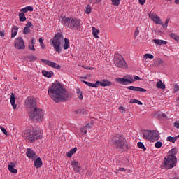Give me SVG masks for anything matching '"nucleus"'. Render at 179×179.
I'll return each mask as SVG.
<instances>
[{"instance_id":"1","label":"nucleus","mask_w":179,"mask_h":179,"mask_svg":"<svg viewBox=\"0 0 179 179\" xmlns=\"http://www.w3.org/2000/svg\"><path fill=\"white\" fill-rule=\"evenodd\" d=\"M48 95L55 103H64L72 97L71 93L61 83H52L48 88Z\"/></svg>"},{"instance_id":"2","label":"nucleus","mask_w":179,"mask_h":179,"mask_svg":"<svg viewBox=\"0 0 179 179\" xmlns=\"http://www.w3.org/2000/svg\"><path fill=\"white\" fill-rule=\"evenodd\" d=\"M177 148H172L169 152V155L164 159V162L162 165V169L169 170L176 167V164H177V157H176V155H177Z\"/></svg>"},{"instance_id":"3","label":"nucleus","mask_w":179,"mask_h":179,"mask_svg":"<svg viewBox=\"0 0 179 179\" xmlns=\"http://www.w3.org/2000/svg\"><path fill=\"white\" fill-rule=\"evenodd\" d=\"M110 143L118 150L129 149L127 139L121 134H114L110 138Z\"/></svg>"},{"instance_id":"4","label":"nucleus","mask_w":179,"mask_h":179,"mask_svg":"<svg viewBox=\"0 0 179 179\" xmlns=\"http://www.w3.org/2000/svg\"><path fill=\"white\" fill-rule=\"evenodd\" d=\"M24 139L28 141V142H33L37 141V139H41L43 134L39 129L27 130L22 135Z\"/></svg>"},{"instance_id":"5","label":"nucleus","mask_w":179,"mask_h":179,"mask_svg":"<svg viewBox=\"0 0 179 179\" xmlns=\"http://www.w3.org/2000/svg\"><path fill=\"white\" fill-rule=\"evenodd\" d=\"M29 118L35 122H41L44 120V113L40 108H34L28 113Z\"/></svg>"},{"instance_id":"6","label":"nucleus","mask_w":179,"mask_h":179,"mask_svg":"<svg viewBox=\"0 0 179 179\" xmlns=\"http://www.w3.org/2000/svg\"><path fill=\"white\" fill-rule=\"evenodd\" d=\"M50 42L52 44L55 51L59 54L62 52L61 43H64V34L62 33H57L53 38L50 39Z\"/></svg>"},{"instance_id":"7","label":"nucleus","mask_w":179,"mask_h":179,"mask_svg":"<svg viewBox=\"0 0 179 179\" xmlns=\"http://www.w3.org/2000/svg\"><path fill=\"white\" fill-rule=\"evenodd\" d=\"M114 64L117 68L128 69V64H127V62H125L124 57L120 55H118L115 57Z\"/></svg>"},{"instance_id":"8","label":"nucleus","mask_w":179,"mask_h":179,"mask_svg":"<svg viewBox=\"0 0 179 179\" xmlns=\"http://www.w3.org/2000/svg\"><path fill=\"white\" fill-rule=\"evenodd\" d=\"M116 82L120 83V85H131V83H134L135 80L132 78V76H124L122 78H116Z\"/></svg>"},{"instance_id":"9","label":"nucleus","mask_w":179,"mask_h":179,"mask_svg":"<svg viewBox=\"0 0 179 179\" xmlns=\"http://www.w3.org/2000/svg\"><path fill=\"white\" fill-rule=\"evenodd\" d=\"M25 106L27 110H33L34 108H37V101L36 98L28 97L25 101Z\"/></svg>"},{"instance_id":"10","label":"nucleus","mask_w":179,"mask_h":179,"mask_svg":"<svg viewBox=\"0 0 179 179\" xmlns=\"http://www.w3.org/2000/svg\"><path fill=\"white\" fill-rule=\"evenodd\" d=\"M14 46L17 50H24L26 48V45H24V41H23L22 37H19L15 40Z\"/></svg>"},{"instance_id":"11","label":"nucleus","mask_w":179,"mask_h":179,"mask_svg":"<svg viewBox=\"0 0 179 179\" xmlns=\"http://www.w3.org/2000/svg\"><path fill=\"white\" fill-rule=\"evenodd\" d=\"M41 61L43 62V64H45V65H48V66H50L51 68H54L55 69H61V65L54 62H51L50 60L41 59Z\"/></svg>"},{"instance_id":"12","label":"nucleus","mask_w":179,"mask_h":179,"mask_svg":"<svg viewBox=\"0 0 179 179\" xmlns=\"http://www.w3.org/2000/svg\"><path fill=\"white\" fill-rule=\"evenodd\" d=\"M69 27H71V29H75L76 30L80 29V20L71 18Z\"/></svg>"},{"instance_id":"13","label":"nucleus","mask_w":179,"mask_h":179,"mask_svg":"<svg viewBox=\"0 0 179 179\" xmlns=\"http://www.w3.org/2000/svg\"><path fill=\"white\" fill-rule=\"evenodd\" d=\"M149 17H150L151 20H153L156 24H163V22L160 20V17L157 16V14L150 13Z\"/></svg>"},{"instance_id":"14","label":"nucleus","mask_w":179,"mask_h":179,"mask_svg":"<svg viewBox=\"0 0 179 179\" xmlns=\"http://www.w3.org/2000/svg\"><path fill=\"white\" fill-rule=\"evenodd\" d=\"M160 138V134L157 130L151 131V141L152 142H156V141H159Z\"/></svg>"},{"instance_id":"15","label":"nucleus","mask_w":179,"mask_h":179,"mask_svg":"<svg viewBox=\"0 0 179 179\" xmlns=\"http://www.w3.org/2000/svg\"><path fill=\"white\" fill-rule=\"evenodd\" d=\"M71 166L76 173H80V166H79V162L78 161H72Z\"/></svg>"},{"instance_id":"16","label":"nucleus","mask_w":179,"mask_h":179,"mask_svg":"<svg viewBox=\"0 0 179 179\" xmlns=\"http://www.w3.org/2000/svg\"><path fill=\"white\" fill-rule=\"evenodd\" d=\"M152 131L151 130H145L143 133V139L147 141H152Z\"/></svg>"},{"instance_id":"17","label":"nucleus","mask_w":179,"mask_h":179,"mask_svg":"<svg viewBox=\"0 0 179 179\" xmlns=\"http://www.w3.org/2000/svg\"><path fill=\"white\" fill-rule=\"evenodd\" d=\"M15 167H16V162H11L8 166L10 173H13V174H17V169H15Z\"/></svg>"},{"instance_id":"18","label":"nucleus","mask_w":179,"mask_h":179,"mask_svg":"<svg viewBox=\"0 0 179 179\" xmlns=\"http://www.w3.org/2000/svg\"><path fill=\"white\" fill-rule=\"evenodd\" d=\"M97 87H99V85L102 87H106V86H111L112 83L107 80H103V81H96Z\"/></svg>"},{"instance_id":"19","label":"nucleus","mask_w":179,"mask_h":179,"mask_svg":"<svg viewBox=\"0 0 179 179\" xmlns=\"http://www.w3.org/2000/svg\"><path fill=\"white\" fill-rule=\"evenodd\" d=\"M71 20H72V17H62V22L63 24L66 27H69V26L71 25Z\"/></svg>"},{"instance_id":"20","label":"nucleus","mask_w":179,"mask_h":179,"mask_svg":"<svg viewBox=\"0 0 179 179\" xmlns=\"http://www.w3.org/2000/svg\"><path fill=\"white\" fill-rule=\"evenodd\" d=\"M127 89H128V90H132L133 92H147L146 89L135 86H129L127 87Z\"/></svg>"},{"instance_id":"21","label":"nucleus","mask_w":179,"mask_h":179,"mask_svg":"<svg viewBox=\"0 0 179 179\" xmlns=\"http://www.w3.org/2000/svg\"><path fill=\"white\" fill-rule=\"evenodd\" d=\"M26 153H27V157H29V159H31L32 160L37 157L36 152H34V151H33V150L30 148L27 150Z\"/></svg>"},{"instance_id":"22","label":"nucleus","mask_w":179,"mask_h":179,"mask_svg":"<svg viewBox=\"0 0 179 179\" xmlns=\"http://www.w3.org/2000/svg\"><path fill=\"white\" fill-rule=\"evenodd\" d=\"M32 26H33V24H31V22H28L26 24L25 27L24 28L23 34H30V27H32Z\"/></svg>"},{"instance_id":"23","label":"nucleus","mask_w":179,"mask_h":179,"mask_svg":"<svg viewBox=\"0 0 179 179\" xmlns=\"http://www.w3.org/2000/svg\"><path fill=\"white\" fill-rule=\"evenodd\" d=\"M19 30V27L15 25L12 27L11 29V38H15L17 35V31Z\"/></svg>"},{"instance_id":"24","label":"nucleus","mask_w":179,"mask_h":179,"mask_svg":"<svg viewBox=\"0 0 179 179\" xmlns=\"http://www.w3.org/2000/svg\"><path fill=\"white\" fill-rule=\"evenodd\" d=\"M34 166L36 169H40V167L43 166V161L41 160V158H36V159L34 161Z\"/></svg>"},{"instance_id":"25","label":"nucleus","mask_w":179,"mask_h":179,"mask_svg":"<svg viewBox=\"0 0 179 179\" xmlns=\"http://www.w3.org/2000/svg\"><path fill=\"white\" fill-rule=\"evenodd\" d=\"M10 104L14 108V110L16 108L17 106L15 104L16 101V98L15 97V94L12 93L10 98Z\"/></svg>"},{"instance_id":"26","label":"nucleus","mask_w":179,"mask_h":179,"mask_svg":"<svg viewBox=\"0 0 179 179\" xmlns=\"http://www.w3.org/2000/svg\"><path fill=\"white\" fill-rule=\"evenodd\" d=\"M42 75H43V76H45V78H52V76L54 75V72L43 70Z\"/></svg>"},{"instance_id":"27","label":"nucleus","mask_w":179,"mask_h":179,"mask_svg":"<svg viewBox=\"0 0 179 179\" xmlns=\"http://www.w3.org/2000/svg\"><path fill=\"white\" fill-rule=\"evenodd\" d=\"M152 42L155 43L157 45H162V44L164 45L167 44V41L160 40V39H153Z\"/></svg>"},{"instance_id":"28","label":"nucleus","mask_w":179,"mask_h":179,"mask_svg":"<svg viewBox=\"0 0 179 179\" xmlns=\"http://www.w3.org/2000/svg\"><path fill=\"white\" fill-rule=\"evenodd\" d=\"M92 34L94 38H99V34H100V31L96 29V27H92Z\"/></svg>"},{"instance_id":"29","label":"nucleus","mask_w":179,"mask_h":179,"mask_svg":"<svg viewBox=\"0 0 179 179\" xmlns=\"http://www.w3.org/2000/svg\"><path fill=\"white\" fill-rule=\"evenodd\" d=\"M21 12L24 13H27V12H33V7L28 6L24 8H22Z\"/></svg>"},{"instance_id":"30","label":"nucleus","mask_w":179,"mask_h":179,"mask_svg":"<svg viewBox=\"0 0 179 179\" xmlns=\"http://www.w3.org/2000/svg\"><path fill=\"white\" fill-rule=\"evenodd\" d=\"M20 22H26V15H24V13L21 12L18 15Z\"/></svg>"},{"instance_id":"31","label":"nucleus","mask_w":179,"mask_h":179,"mask_svg":"<svg viewBox=\"0 0 179 179\" xmlns=\"http://www.w3.org/2000/svg\"><path fill=\"white\" fill-rule=\"evenodd\" d=\"M83 83H85V85H87V86H89L90 87H96L97 88V81L96 82V83H89L87 81H83Z\"/></svg>"},{"instance_id":"32","label":"nucleus","mask_w":179,"mask_h":179,"mask_svg":"<svg viewBox=\"0 0 179 179\" xmlns=\"http://www.w3.org/2000/svg\"><path fill=\"white\" fill-rule=\"evenodd\" d=\"M157 89H166V85L162 82V80H159L157 83Z\"/></svg>"},{"instance_id":"33","label":"nucleus","mask_w":179,"mask_h":179,"mask_svg":"<svg viewBox=\"0 0 179 179\" xmlns=\"http://www.w3.org/2000/svg\"><path fill=\"white\" fill-rule=\"evenodd\" d=\"M69 48V39L64 38V50H68Z\"/></svg>"},{"instance_id":"34","label":"nucleus","mask_w":179,"mask_h":179,"mask_svg":"<svg viewBox=\"0 0 179 179\" xmlns=\"http://www.w3.org/2000/svg\"><path fill=\"white\" fill-rule=\"evenodd\" d=\"M130 103L138 104V106H142V104H143V103H142V102H141V101H139L138 99H131Z\"/></svg>"},{"instance_id":"35","label":"nucleus","mask_w":179,"mask_h":179,"mask_svg":"<svg viewBox=\"0 0 179 179\" xmlns=\"http://www.w3.org/2000/svg\"><path fill=\"white\" fill-rule=\"evenodd\" d=\"M77 94H78V98L80 100H83V92L80 89L77 90Z\"/></svg>"},{"instance_id":"36","label":"nucleus","mask_w":179,"mask_h":179,"mask_svg":"<svg viewBox=\"0 0 179 179\" xmlns=\"http://www.w3.org/2000/svg\"><path fill=\"white\" fill-rule=\"evenodd\" d=\"M170 37L171 38H173V40H176L178 43H179V36L177 34L171 33L170 34Z\"/></svg>"},{"instance_id":"37","label":"nucleus","mask_w":179,"mask_h":179,"mask_svg":"<svg viewBox=\"0 0 179 179\" xmlns=\"http://www.w3.org/2000/svg\"><path fill=\"white\" fill-rule=\"evenodd\" d=\"M137 146L138 148H139L140 149H143V152H145L146 150V148L145 147V145L143 144V143L142 142H138L137 143Z\"/></svg>"},{"instance_id":"38","label":"nucleus","mask_w":179,"mask_h":179,"mask_svg":"<svg viewBox=\"0 0 179 179\" xmlns=\"http://www.w3.org/2000/svg\"><path fill=\"white\" fill-rule=\"evenodd\" d=\"M143 58L145 59H148V58H149L150 59H153L155 58V56L151 54L147 53L143 55Z\"/></svg>"},{"instance_id":"39","label":"nucleus","mask_w":179,"mask_h":179,"mask_svg":"<svg viewBox=\"0 0 179 179\" xmlns=\"http://www.w3.org/2000/svg\"><path fill=\"white\" fill-rule=\"evenodd\" d=\"M166 141L168 142H171L172 143H176V137H171V136H168L166 138Z\"/></svg>"},{"instance_id":"40","label":"nucleus","mask_w":179,"mask_h":179,"mask_svg":"<svg viewBox=\"0 0 179 179\" xmlns=\"http://www.w3.org/2000/svg\"><path fill=\"white\" fill-rule=\"evenodd\" d=\"M162 146H163V143H162V141H157L155 143V147L157 148V149H160Z\"/></svg>"},{"instance_id":"41","label":"nucleus","mask_w":179,"mask_h":179,"mask_svg":"<svg viewBox=\"0 0 179 179\" xmlns=\"http://www.w3.org/2000/svg\"><path fill=\"white\" fill-rule=\"evenodd\" d=\"M34 44H36V39H34V38H33L31 39V45H32V48H30V50L31 51H36V48H34Z\"/></svg>"},{"instance_id":"42","label":"nucleus","mask_w":179,"mask_h":179,"mask_svg":"<svg viewBox=\"0 0 179 179\" xmlns=\"http://www.w3.org/2000/svg\"><path fill=\"white\" fill-rule=\"evenodd\" d=\"M85 13H87V15H89L90 13H92V7L88 5L86 8V10H85Z\"/></svg>"},{"instance_id":"43","label":"nucleus","mask_w":179,"mask_h":179,"mask_svg":"<svg viewBox=\"0 0 179 179\" xmlns=\"http://www.w3.org/2000/svg\"><path fill=\"white\" fill-rule=\"evenodd\" d=\"M121 3L120 0H112V5H115V6H118Z\"/></svg>"},{"instance_id":"44","label":"nucleus","mask_w":179,"mask_h":179,"mask_svg":"<svg viewBox=\"0 0 179 179\" xmlns=\"http://www.w3.org/2000/svg\"><path fill=\"white\" fill-rule=\"evenodd\" d=\"M138 36H139V27H136L134 34V38H136V37H138Z\"/></svg>"},{"instance_id":"45","label":"nucleus","mask_w":179,"mask_h":179,"mask_svg":"<svg viewBox=\"0 0 179 179\" xmlns=\"http://www.w3.org/2000/svg\"><path fill=\"white\" fill-rule=\"evenodd\" d=\"M1 130L2 131L3 134H4V135H6V136H9V134H8V131H6V129L5 127H0Z\"/></svg>"},{"instance_id":"46","label":"nucleus","mask_w":179,"mask_h":179,"mask_svg":"<svg viewBox=\"0 0 179 179\" xmlns=\"http://www.w3.org/2000/svg\"><path fill=\"white\" fill-rule=\"evenodd\" d=\"M80 132L83 134V135H85V134L87 133V129L86 127L80 128Z\"/></svg>"},{"instance_id":"47","label":"nucleus","mask_w":179,"mask_h":179,"mask_svg":"<svg viewBox=\"0 0 179 179\" xmlns=\"http://www.w3.org/2000/svg\"><path fill=\"white\" fill-rule=\"evenodd\" d=\"M29 61H36L37 59V57L34 56V55H31L29 57Z\"/></svg>"},{"instance_id":"48","label":"nucleus","mask_w":179,"mask_h":179,"mask_svg":"<svg viewBox=\"0 0 179 179\" xmlns=\"http://www.w3.org/2000/svg\"><path fill=\"white\" fill-rule=\"evenodd\" d=\"M169 19L166 20V22L164 24H162V27H164V29H167V26L169 24Z\"/></svg>"},{"instance_id":"49","label":"nucleus","mask_w":179,"mask_h":179,"mask_svg":"<svg viewBox=\"0 0 179 179\" xmlns=\"http://www.w3.org/2000/svg\"><path fill=\"white\" fill-rule=\"evenodd\" d=\"M76 150H78V148L75 147L73 149H71L70 150V152L73 155V154L76 153Z\"/></svg>"},{"instance_id":"50","label":"nucleus","mask_w":179,"mask_h":179,"mask_svg":"<svg viewBox=\"0 0 179 179\" xmlns=\"http://www.w3.org/2000/svg\"><path fill=\"white\" fill-rule=\"evenodd\" d=\"M134 80H142V78H141V77L138 76H134Z\"/></svg>"},{"instance_id":"51","label":"nucleus","mask_w":179,"mask_h":179,"mask_svg":"<svg viewBox=\"0 0 179 179\" xmlns=\"http://www.w3.org/2000/svg\"><path fill=\"white\" fill-rule=\"evenodd\" d=\"M73 154L71 152V151H69L68 152H67V154H66V156H67V157H69V158H71V157H72V155H73Z\"/></svg>"},{"instance_id":"52","label":"nucleus","mask_w":179,"mask_h":179,"mask_svg":"<svg viewBox=\"0 0 179 179\" xmlns=\"http://www.w3.org/2000/svg\"><path fill=\"white\" fill-rule=\"evenodd\" d=\"M174 90H175V92H178V90H179V86H178V85L175 84Z\"/></svg>"},{"instance_id":"53","label":"nucleus","mask_w":179,"mask_h":179,"mask_svg":"<svg viewBox=\"0 0 179 179\" xmlns=\"http://www.w3.org/2000/svg\"><path fill=\"white\" fill-rule=\"evenodd\" d=\"M157 62H158V65H160L163 62V59H162L160 58H157Z\"/></svg>"},{"instance_id":"54","label":"nucleus","mask_w":179,"mask_h":179,"mask_svg":"<svg viewBox=\"0 0 179 179\" xmlns=\"http://www.w3.org/2000/svg\"><path fill=\"white\" fill-rule=\"evenodd\" d=\"M92 124H90V123H88L86 126H85V127H86L87 129V128H88V129H90L92 128Z\"/></svg>"},{"instance_id":"55","label":"nucleus","mask_w":179,"mask_h":179,"mask_svg":"<svg viewBox=\"0 0 179 179\" xmlns=\"http://www.w3.org/2000/svg\"><path fill=\"white\" fill-rule=\"evenodd\" d=\"M138 2L140 5H145V2H146V0H138Z\"/></svg>"},{"instance_id":"56","label":"nucleus","mask_w":179,"mask_h":179,"mask_svg":"<svg viewBox=\"0 0 179 179\" xmlns=\"http://www.w3.org/2000/svg\"><path fill=\"white\" fill-rule=\"evenodd\" d=\"M83 68H85V69H90V71H93V68H92V67L83 66Z\"/></svg>"},{"instance_id":"57","label":"nucleus","mask_w":179,"mask_h":179,"mask_svg":"<svg viewBox=\"0 0 179 179\" xmlns=\"http://www.w3.org/2000/svg\"><path fill=\"white\" fill-rule=\"evenodd\" d=\"M174 127H176V128H177L178 129H179V122H176L174 123Z\"/></svg>"},{"instance_id":"58","label":"nucleus","mask_w":179,"mask_h":179,"mask_svg":"<svg viewBox=\"0 0 179 179\" xmlns=\"http://www.w3.org/2000/svg\"><path fill=\"white\" fill-rule=\"evenodd\" d=\"M119 110H120V111H122V113H124V111H125V108H124V106H120L119 107Z\"/></svg>"},{"instance_id":"59","label":"nucleus","mask_w":179,"mask_h":179,"mask_svg":"<svg viewBox=\"0 0 179 179\" xmlns=\"http://www.w3.org/2000/svg\"><path fill=\"white\" fill-rule=\"evenodd\" d=\"M0 36H5V31H0Z\"/></svg>"},{"instance_id":"60","label":"nucleus","mask_w":179,"mask_h":179,"mask_svg":"<svg viewBox=\"0 0 179 179\" xmlns=\"http://www.w3.org/2000/svg\"><path fill=\"white\" fill-rule=\"evenodd\" d=\"M119 171H127V169H125L124 168H120Z\"/></svg>"},{"instance_id":"61","label":"nucleus","mask_w":179,"mask_h":179,"mask_svg":"<svg viewBox=\"0 0 179 179\" xmlns=\"http://www.w3.org/2000/svg\"><path fill=\"white\" fill-rule=\"evenodd\" d=\"M41 48H42V50L45 48V45H44V43H41Z\"/></svg>"},{"instance_id":"62","label":"nucleus","mask_w":179,"mask_h":179,"mask_svg":"<svg viewBox=\"0 0 179 179\" xmlns=\"http://www.w3.org/2000/svg\"><path fill=\"white\" fill-rule=\"evenodd\" d=\"M80 112H81L80 110H78L75 111L76 114H80Z\"/></svg>"},{"instance_id":"63","label":"nucleus","mask_w":179,"mask_h":179,"mask_svg":"<svg viewBox=\"0 0 179 179\" xmlns=\"http://www.w3.org/2000/svg\"><path fill=\"white\" fill-rule=\"evenodd\" d=\"M39 43L40 44H43V38H39Z\"/></svg>"},{"instance_id":"64","label":"nucleus","mask_w":179,"mask_h":179,"mask_svg":"<svg viewBox=\"0 0 179 179\" xmlns=\"http://www.w3.org/2000/svg\"><path fill=\"white\" fill-rule=\"evenodd\" d=\"M175 3H176L177 5H179V0H175Z\"/></svg>"}]
</instances>
